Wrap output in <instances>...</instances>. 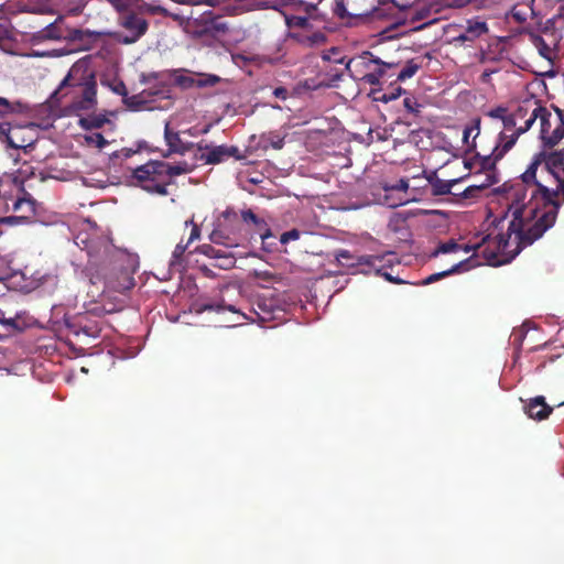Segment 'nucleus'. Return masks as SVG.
Returning a JSON list of instances; mask_svg holds the SVG:
<instances>
[{
  "label": "nucleus",
  "mask_w": 564,
  "mask_h": 564,
  "mask_svg": "<svg viewBox=\"0 0 564 564\" xmlns=\"http://www.w3.org/2000/svg\"><path fill=\"white\" fill-rule=\"evenodd\" d=\"M503 186L512 219L507 232L500 234L497 248L508 251L513 240V253H519L541 238L556 220L564 202L563 153L536 154L521 180Z\"/></svg>",
  "instance_id": "obj_1"
},
{
  "label": "nucleus",
  "mask_w": 564,
  "mask_h": 564,
  "mask_svg": "<svg viewBox=\"0 0 564 564\" xmlns=\"http://www.w3.org/2000/svg\"><path fill=\"white\" fill-rule=\"evenodd\" d=\"M50 99L64 104L74 112L93 110L97 105V82L94 73L74 64Z\"/></svg>",
  "instance_id": "obj_2"
},
{
  "label": "nucleus",
  "mask_w": 564,
  "mask_h": 564,
  "mask_svg": "<svg viewBox=\"0 0 564 564\" xmlns=\"http://www.w3.org/2000/svg\"><path fill=\"white\" fill-rule=\"evenodd\" d=\"M84 273L89 281L87 295L93 301H98L110 292L122 294L134 286L132 273L116 262L108 265L88 263Z\"/></svg>",
  "instance_id": "obj_3"
},
{
  "label": "nucleus",
  "mask_w": 564,
  "mask_h": 564,
  "mask_svg": "<svg viewBox=\"0 0 564 564\" xmlns=\"http://www.w3.org/2000/svg\"><path fill=\"white\" fill-rule=\"evenodd\" d=\"M536 119L540 120L541 139L546 145L554 147L564 138V110L555 108V116H553L547 108L535 106L524 124L519 126L512 133L516 141L532 127Z\"/></svg>",
  "instance_id": "obj_4"
},
{
  "label": "nucleus",
  "mask_w": 564,
  "mask_h": 564,
  "mask_svg": "<svg viewBox=\"0 0 564 564\" xmlns=\"http://www.w3.org/2000/svg\"><path fill=\"white\" fill-rule=\"evenodd\" d=\"M230 29V24L223 15L216 14L210 10L197 17L191 13L184 24L185 32L194 39L207 37L217 40L227 35Z\"/></svg>",
  "instance_id": "obj_5"
},
{
  "label": "nucleus",
  "mask_w": 564,
  "mask_h": 564,
  "mask_svg": "<svg viewBox=\"0 0 564 564\" xmlns=\"http://www.w3.org/2000/svg\"><path fill=\"white\" fill-rule=\"evenodd\" d=\"M241 223V215L239 216L232 207H227L217 218L209 240L226 248L238 247L242 238Z\"/></svg>",
  "instance_id": "obj_6"
},
{
  "label": "nucleus",
  "mask_w": 564,
  "mask_h": 564,
  "mask_svg": "<svg viewBox=\"0 0 564 564\" xmlns=\"http://www.w3.org/2000/svg\"><path fill=\"white\" fill-rule=\"evenodd\" d=\"M131 178L134 185L140 186L151 194L161 196L169 195L164 173L162 172V161H149L132 170Z\"/></svg>",
  "instance_id": "obj_7"
},
{
  "label": "nucleus",
  "mask_w": 564,
  "mask_h": 564,
  "mask_svg": "<svg viewBox=\"0 0 564 564\" xmlns=\"http://www.w3.org/2000/svg\"><path fill=\"white\" fill-rule=\"evenodd\" d=\"M229 158L241 161L246 159V155L236 145H212L206 143L204 140L196 143V151L194 153L195 161L215 165Z\"/></svg>",
  "instance_id": "obj_8"
},
{
  "label": "nucleus",
  "mask_w": 564,
  "mask_h": 564,
  "mask_svg": "<svg viewBox=\"0 0 564 564\" xmlns=\"http://www.w3.org/2000/svg\"><path fill=\"white\" fill-rule=\"evenodd\" d=\"M499 237H500V235H498L497 237L491 239L490 236H486L478 243L462 245L460 250H463L466 253L471 252V251L477 252L478 250H480L481 254L484 256V258L486 259V261L489 264H500V263L505 262V260L499 259V256H506L509 259H512L518 253H513L514 247L511 248V246H514L513 240L511 241V245L508 247V251L503 252V251L499 250L497 248V240L499 239Z\"/></svg>",
  "instance_id": "obj_9"
},
{
  "label": "nucleus",
  "mask_w": 564,
  "mask_h": 564,
  "mask_svg": "<svg viewBox=\"0 0 564 564\" xmlns=\"http://www.w3.org/2000/svg\"><path fill=\"white\" fill-rule=\"evenodd\" d=\"M517 141L513 134H506V132H500L498 134V141L490 154H476L475 159L478 162L480 170H495L497 162L500 161L514 147Z\"/></svg>",
  "instance_id": "obj_10"
},
{
  "label": "nucleus",
  "mask_w": 564,
  "mask_h": 564,
  "mask_svg": "<svg viewBox=\"0 0 564 564\" xmlns=\"http://www.w3.org/2000/svg\"><path fill=\"white\" fill-rule=\"evenodd\" d=\"M119 23L129 32V35L127 36H118V41L123 44H132L137 42L149 29L148 21L141 14L133 11L123 13L120 17Z\"/></svg>",
  "instance_id": "obj_11"
},
{
  "label": "nucleus",
  "mask_w": 564,
  "mask_h": 564,
  "mask_svg": "<svg viewBox=\"0 0 564 564\" xmlns=\"http://www.w3.org/2000/svg\"><path fill=\"white\" fill-rule=\"evenodd\" d=\"M241 220L242 224L252 228L254 232L259 235L264 251L272 252L275 250V243L268 241L270 238H274V236L264 218L258 216L252 209L248 208L241 210Z\"/></svg>",
  "instance_id": "obj_12"
},
{
  "label": "nucleus",
  "mask_w": 564,
  "mask_h": 564,
  "mask_svg": "<svg viewBox=\"0 0 564 564\" xmlns=\"http://www.w3.org/2000/svg\"><path fill=\"white\" fill-rule=\"evenodd\" d=\"M24 128L21 126H11L9 122H0V139L12 149H26L32 147L33 140L25 138Z\"/></svg>",
  "instance_id": "obj_13"
},
{
  "label": "nucleus",
  "mask_w": 564,
  "mask_h": 564,
  "mask_svg": "<svg viewBox=\"0 0 564 564\" xmlns=\"http://www.w3.org/2000/svg\"><path fill=\"white\" fill-rule=\"evenodd\" d=\"M164 140L167 145V151L163 153V158H169L172 154H185L186 152L196 149V143L184 142L181 139L180 132L174 130L170 122H165L164 126Z\"/></svg>",
  "instance_id": "obj_14"
},
{
  "label": "nucleus",
  "mask_w": 564,
  "mask_h": 564,
  "mask_svg": "<svg viewBox=\"0 0 564 564\" xmlns=\"http://www.w3.org/2000/svg\"><path fill=\"white\" fill-rule=\"evenodd\" d=\"M220 82V77L213 74H187V75H178L175 77V83L182 87L183 89H188L193 87L204 88V87H214Z\"/></svg>",
  "instance_id": "obj_15"
},
{
  "label": "nucleus",
  "mask_w": 564,
  "mask_h": 564,
  "mask_svg": "<svg viewBox=\"0 0 564 564\" xmlns=\"http://www.w3.org/2000/svg\"><path fill=\"white\" fill-rule=\"evenodd\" d=\"M523 411L534 421H543L553 412V408L549 405L543 395L531 398L524 402Z\"/></svg>",
  "instance_id": "obj_16"
},
{
  "label": "nucleus",
  "mask_w": 564,
  "mask_h": 564,
  "mask_svg": "<svg viewBox=\"0 0 564 564\" xmlns=\"http://www.w3.org/2000/svg\"><path fill=\"white\" fill-rule=\"evenodd\" d=\"M336 261L347 269H352L360 265L375 267L379 258L376 256H355L350 251L341 249L335 253Z\"/></svg>",
  "instance_id": "obj_17"
},
{
  "label": "nucleus",
  "mask_w": 564,
  "mask_h": 564,
  "mask_svg": "<svg viewBox=\"0 0 564 564\" xmlns=\"http://www.w3.org/2000/svg\"><path fill=\"white\" fill-rule=\"evenodd\" d=\"M488 32V25L485 21L467 20L464 30L453 39V42L464 44L473 43Z\"/></svg>",
  "instance_id": "obj_18"
},
{
  "label": "nucleus",
  "mask_w": 564,
  "mask_h": 564,
  "mask_svg": "<svg viewBox=\"0 0 564 564\" xmlns=\"http://www.w3.org/2000/svg\"><path fill=\"white\" fill-rule=\"evenodd\" d=\"M62 18L58 17L54 22L47 24L33 34V39L37 41H55L64 37V31L61 26Z\"/></svg>",
  "instance_id": "obj_19"
},
{
  "label": "nucleus",
  "mask_w": 564,
  "mask_h": 564,
  "mask_svg": "<svg viewBox=\"0 0 564 564\" xmlns=\"http://www.w3.org/2000/svg\"><path fill=\"white\" fill-rule=\"evenodd\" d=\"M193 169L194 166L186 161H182L176 164H170L165 161H162V172L164 173L166 187L172 184L173 177L191 173Z\"/></svg>",
  "instance_id": "obj_20"
},
{
  "label": "nucleus",
  "mask_w": 564,
  "mask_h": 564,
  "mask_svg": "<svg viewBox=\"0 0 564 564\" xmlns=\"http://www.w3.org/2000/svg\"><path fill=\"white\" fill-rule=\"evenodd\" d=\"M473 262V257L468 258V259H465L456 264H454L452 268H449L448 270H445V271H442V272H437V273H433L431 275H429L424 281H423V284H431V283H434L443 278H446L451 274H454V273H459V272H463V271H467L469 270L474 263Z\"/></svg>",
  "instance_id": "obj_21"
},
{
  "label": "nucleus",
  "mask_w": 564,
  "mask_h": 564,
  "mask_svg": "<svg viewBox=\"0 0 564 564\" xmlns=\"http://www.w3.org/2000/svg\"><path fill=\"white\" fill-rule=\"evenodd\" d=\"M301 44L306 46H318L326 42V35L321 31H301L292 35Z\"/></svg>",
  "instance_id": "obj_22"
},
{
  "label": "nucleus",
  "mask_w": 564,
  "mask_h": 564,
  "mask_svg": "<svg viewBox=\"0 0 564 564\" xmlns=\"http://www.w3.org/2000/svg\"><path fill=\"white\" fill-rule=\"evenodd\" d=\"M285 135L278 131H270L263 133L260 138V143L263 150L272 148L274 150H281L284 147Z\"/></svg>",
  "instance_id": "obj_23"
},
{
  "label": "nucleus",
  "mask_w": 564,
  "mask_h": 564,
  "mask_svg": "<svg viewBox=\"0 0 564 564\" xmlns=\"http://www.w3.org/2000/svg\"><path fill=\"white\" fill-rule=\"evenodd\" d=\"M24 108V105L20 101H10L7 98L0 97V118L22 113Z\"/></svg>",
  "instance_id": "obj_24"
},
{
  "label": "nucleus",
  "mask_w": 564,
  "mask_h": 564,
  "mask_svg": "<svg viewBox=\"0 0 564 564\" xmlns=\"http://www.w3.org/2000/svg\"><path fill=\"white\" fill-rule=\"evenodd\" d=\"M535 106H541L536 100L528 99L521 102L518 108L512 112V116L517 119V121L520 123L523 121L525 122V119L529 118L532 109Z\"/></svg>",
  "instance_id": "obj_25"
},
{
  "label": "nucleus",
  "mask_w": 564,
  "mask_h": 564,
  "mask_svg": "<svg viewBox=\"0 0 564 564\" xmlns=\"http://www.w3.org/2000/svg\"><path fill=\"white\" fill-rule=\"evenodd\" d=\"M459 180L445 181L436 178L431 183L432 194L435 196L447 195L452 193L453 186L458 183Z\"/></svg>",
  "instance_id": "obj_26"
},
{
  "label": "nucleus",
  "mask_w": 564,
  "mask_h": 564,
  "mask_svg": "<svg viewBox=\"0 0 564 564\" xmlns=\"http://www.w3.org/2000/svg\"><path fill=\"white\" fill-rule=\"evenodd\" d=\"M532 43L543 58L553 59V50L541 35H532Z\"/></svg>",
  "instance_id": "obj_27"
},
{
  "label": "nucleus",
  "mask_w": 564,
  "mask_h": 564,
  "mask_svg": "<svg viewBox=\"0 0 564 564\" xmlns=\"http://www.w3.org/2000/svg\"><path fill=\"white\" fill-rule=\"evenodd\" d=\"M108 122V119L104 115L91 116L87 118H82L79 120V124L85 130L99 129Z\"/></svg>",
  "instance_id": "obj_28"
},
{
  "label": "nucleus",
  "mask_w": 564,
  "mask_h": 564,
  "mask_svg": "<svg viewBox=\"0 0 564 564\" xmlns=\"http://www.w3.org/2000/svg\"><path fill=\"white\" fill-rule=\"evenodd\" d=\"M492 184L491 177L487 175L486 182L481 184H474L464 189L460 194L464 198H475L478 194L485 188L489 187Z\"/></svg>",
  "instance_id": "obj_29"
},
{
  "label": "nucleus",
  "mask_w": 564,
  "mask_h": 564,
  "mask_svg": "<svg viewBox=\"0 0 564 564\" xmlns=\"http://www.w3.org/2000/svg\"><path fill=\"white\" fill-rule=\"evenodd\" d=\"M366 55H368L369 58H368V61H364L362 62L365 67H369V64L378 65L379 67L373 73H379L380 74V79L386 75V68L395 66V64L382 62L380 58L375 57L369 52H367ZM362 59H366V57H362Z\"/></svg>",
  "instance_id": "obj_30"
},
{
  "label": "nucleus",
  "mask_w": 564,
  "mask_h": 564,
  "mask_svg": "<svg viewBox=\"0 0 564 564\" xmlns=\"http://www.w3.org/2000/svg\"><path fill=\"white\" fill-rule=\"evenodd\" d=\"M462 245L457 243L456 240L449 239L445 242H441L437 248L432 252V257H437L441 253H451L459 251Z\"/></svg>",
  "instance_id": "obj_31"
},
{
  "label": "nucleus",
  "mask_w": 564,
  "mask_h": 564,
  "mask_svg": "<svg viewBox=\"0 0 564 564\" xmlns=\"http://www.w3.org/2000/svg\"><path fill=\"white\" fill-rule=\"evenodd\" d=\"M420 65L414 62V59H410L406 62V65L401 69V72L398 74L397 79L400 82H403L408 78H411L415 75V73L419 70Z\"/></svg>",
  "instance_id": "obj_32"
},
{
  "label": "nucleus",
  "mask_w": 564,
  "mask_h": 564,
  "mask_svg": "<svg viewBox=\"0 0 564 564\" xmlns=\"http://www.w3.org/2000/svg\"><path fill=\"white\" fill-rule=\"evenodd\" d=\"M236 264V258L232 253H224L221 257H219L218 260H216L215 267L223 269V270H229L234 268Z\"/></svg>",
  "instance_id": "obj_33"
},
{
  "label": "nucleus",
  "mask_w": 564,
  "mask_h": 564,
  "mask_svg": "<svg viewBox=\"0 0 564 564\" xmlns=\"http://www.w3.org/2000/svg\"><path fill=\"white\" fill-rule=\"evenodd\" d=\"M286 24L289 28H299L302 29V31H304L310 24V21L306 17L290 15L286 17Z\"/></svg>",
  "instance_id": "obj_34"
},
{
  "label": "nucleus",
  "mask_w": 564,
  "mask_h": 564,
  "mask_svg": "<svg viewBox=\"0 0 564 564\" xmlns=\"http://www.w3.org/2000/svg\"><path fill=\"white\" fill-rule=\"evenodd\" d=\"M85 140H86L87 144L95 145L98 149H102L108 144V141L99 132H95V133L86 135Z\"/></svg>",
  "instance_id": "obj_35"
},
{
  "label": "nucleus",
  "mask_w": 564,
  "mask_h": 564,
  "mask_svg": "<svg viewBox=\"0 0 564 564\" xmlns=\"http://www.w3.org/2000/svg\"><path fill=\"white\" fill-rule=\"evenodd\" d=\"M147 93V90H143L140 95H134L131 97H124L123 101L124 104L132 110H139L140 106L145 102V100L142 98V96Z\"/></svg>",
  "instance_id": "obj_36"
},
{
  "label": "nucleus",
  "mask_w": 564,
  "mask_h": 564,
  "mask_svg": "<svg viewBox=\"0 0 564 564\" xmlns=\"http://www.w3.org/2000/svg\"><path fill=\"white\" fill-rule=\"evenodd\" d=\"M503 130L501 132H506L508 134L509 131H511L510 134H512L519 126H522L517 121V119L512 116V113H508L506 118L502 120Z\"/></svg>",
  "instance_id": "obj_37"
},
{
  "label": "nucleus",
  "mask_w": 564,
  "mask_h": 564,
  "mask_svg": "<svg viewBox=\"0 0 564 564\" xmlns=\"http://www.w3.org/2000/svg\"><path fill=\"white\" fill-rule=\"evenodd\" d=\"M301 236V232L300 230L297 229H291L289 231H285L283 232L281 236H280V242L282 245H286L288 242L292 241V240H297Z\"/></svg>",
  "instance_id": "obj_38"
},
{
  "label": "nucleus",
  "mask_w": 564,
  "mask_h": 564,
  "mask_svg": "<svg viewBox=\"0 0 564 564\" xmlns=\"http://www.w3.org/2000/svg\"><path fill=\"white\" fill-rule=\"evenodd\" d=\"M403 106L404 108L414 115H417L420 112V105L417 104L416 99L413 97H406L403 99Z\"/></svg>",
  "instance_id": "obj_39"
},
{
  "label": "nucleus",
  "mask_w": 564,
  "mask_h": 564,
  "mask_svg": "<svg viewBox=\"0 0 564 564\" xmlns=\"http://www.w3.org/2000/svg\"><path fill=\"white\" fill-rule=\"evenodd\" d=\"M185 225L186 226H189V225L192 226L191 235H189L188 240H187V245H191L195 240L199 239V237H200V229H199L198 225H196L193 220H186Z\"/></svg>",
  "instance_id": "obj_40"
},
{
  "label": "nucleus",
  "mask_w": 564,
  "mask_h": 564,
  "mask_svg": "<svg viewBox=\"0 0 564 564\" xmlns=\"http://www.w3.org/2000/svg\"><path fill=\"white\" fill-rule=\"evenodd\" d=\"M361 80H364L365 83H367L371 86H377L380 84V74L373 73V72L367 73L361 77Z\"/></svg>",
  "instance_id": "obj_41"
},
{
  "label": "nucleus",
  "mask_w": 564,
  "mask_h": 564,
  "mask_svg": "<svg viewBox=\"0 0 564 564\" xmlns=\"http://www.w3.org/2000/svg\"><path fill=\"white\" fill-rule=\"evenodd\" d=\"M488 116L490 118L500 119L502 121L503 118H506L508 116V111H507V108L500 106V107L491 109L488 112Z\"/></svg>",
  "instance_id": "obj_42"
},
{
  "label": "nucleus",
  "mask_w": 564,
  "mask_h": 564,
  "mask_svg": "<svg viewBox=\"0 0 564 564\" xmlns=\"http://www.w3.org/2000/svg\"><path fill=\"white\" fill-rule=\"evenodd\" d=\"M196 251L212 259L216 254V248L207 243L197 247Z\"/></svg>",
  "instance_id": "obj_43"
},
{
  "label": "nucleus",
  "mask_w": 564,
  "mask_h": 564,
  "mask_svg": "<svg viewBox=\"0 0 564 564\" xmlns=\"http://www.w3.org/2000/svg\"><path fill=\"white\" fill-rule=\"evenodd\" d=\"M375 101H382V102H389L388 94L382 93L381 88L378 89H371L369 94Z\"/></svg>",
  "instance_id": "obj_44"
},
{
  "label": "nucleus",
  "mask_w": 564,
  "mask_h": 564,
  "mask_svg": "<svg viewBox=\"0 0 564 564\" xmlns=\"http://www.w3.org/2000/svg\"><path fill=\"white\" fill-rule=\"evenodd\" d=\"M9 269L8 261L3 257H0V280H4L10 275Z\"/></svg>",
  "instance_id": "obj_45"
},
{
  "label": "nucleus",
  "mask_w": 564,
  "mask_h": 564,
  "mask_svg": "<svg viewBox=\"0 0 564 564\" xmlns=\"http://www.w3.org/2000/svg\"><path fill=\"white\" fill-rule=\"evenodd\" d=\"M221 308H227L228 311L234 312V313L237 312V310L232 305L225 306V305H221V304H217V305L205 304L204 307H203V310H205V311H214V310L215 311H220Z\"/></svg>",
  "instance_id": "obj_46"
},
{
  "label": "nucleus",
  "mask_w": 564,
  "mask_h": 564,
  "mask_svg": "<svg viewBox=\"0 0 564 564\" xmlns=\"http://www.w3.org/2000/svg\"><path fill=\"white\" fill-rule=\"evenodd\" d=\"M187 247V242L185 245H183L182 242L177 243L173 251V258L175 260H180L183 257L184 252L186 251Z\"/></svg>",
  "instance_id": "obj_47"
},
{
  "label": "nucleus",
  "mask_w": 564,
  "mask_h": 564,
  "mask_svg": "<svg viewBox=\"0 0 564 564\" xmlns=\"http://www.w3.org/2000/svg\"><path fill=\"white\" fill-rule=\"evenodd\" d=\"M273 96L275 98L285 100L289 96V91L285 87L280 86L273 89Z\"/></svg>",
  "instance_id": "obj_48"
},
{
  "label": "nucleus",
  "mask_w": 564,
  "mask_h": 564,
  "mask_svg": "<svg viewBox=\"0 0 564 564\" xmlns=\"http://www.w3.org/2000/svg\"><path fill=\"white\" fill-rule=\"evenodd\" d=\"M24 219H26V217L9 216V217L1 218L0 219V224L14 225V224H18V223H20L21 220H24Z\"/></svg>",
  "instance_id": "obj_49"
},
{
  "label": "nucleus",
  "mask_w": 564,
  "mask_h": 564,
  "mask_svg": "<svg viewBox=\"0 0 564 564\" xmlns=\"http://www.w3.org/2000/svg\"><path fill=\"white\" fill-rule=\"evenodd\" d=\"M348 21H347V25L349 26H356L359 24V22H364L365 20H367V15H356V17H348Z\"/></svg>",
  "instance_id": "obj_50"
},
{
  "label": "nucleus",
  "mask_w": 564,
  "mask_h": 564,
  "mask_svg": "<svg viewBox=\"0 0 564 564\" xmlns=\"http://www.w3.org/2000/svg\"><path fill=\"white\" fill-rule=\"evenodd\" d=\"M416 0H392L393 4L402 10L411 7Z\"/></svg>",
  "instance_id": "obj_51"
},
{
  "label": "nucleus",
  "mask_w": 564,
  "mask_h": 564,
  "mask_svg": "<svg viewBox=\"0 0 564 564\" xmlns=\"http://www.w3.org/2000/svg\"><path fill=\"white\" fill-rule=\"evenodd\" d=\"M403 91L404 90L400 86H398V87L393 88L390 93H387L389 101L398 99L402 95Z\"/></svg>",
  "instance_id": "obj_52"
},
{
  "label": "nucleus",
  "mask_w": 564,
  "mask_h": 564,
  "mask_svg": "<svg viewBox=\"0 0 564 564\" xmlns=\"http://www.w3.org/2000/svg\"><path fill=\"white\" fill-rule=\"evenodd\" d=\"M113 90H115L117 94H119V95H121V96H123V97H126V96L128 95V91H127L126 85H124L122 82H121L118 86H116V87L113 88Z\"/></svg>",
  "instance_id": "obj_53"
},
{
  "label": "nucleus",
  "mask_w": 564,
  "mask_h": 564,
  "mask_svg": "<svg viewBox=\"0 0 564 564\" xmlns=\"http://www.w3.org/2000/svg\"><path fill=\"white\" fill-rule=\"evenodd\" d=\"M30 205V200L29 199H25V198H18L14 203H13V209L14 210H18L21 208L22 205Z\"/></svg>",
  "instance_id": "obj_54"
},
{
  "label": "nucleus",
  "mask_w": 564,
  "mask_h": 564,
  "mask_svg": "<svg viewBox=\"0 0 564 564\" xmlns=\"http://www.w3.org/2000/svg\"><path fill=\"white\" fill-rule=\"evenodd\" d=\"M336 13L338 14V17H340L341 19H344L347 14L346 12V9L344 6H338L337 9H336Z\"/></svg>",
  "instance_id": "obj_55"
},
{
  "label": "nucleus",
  "mask_w": 564,
  "mask_h": 564,
  "mask_svg": "<svg viewBox=\"0 0 564 564\" xmlns=\"http://www.w3.org/2000/svg\"><path fill=\"white\" fill-rule=\"evenodd\" d=\"M126 158H130L131 155L135 154L137 152L131 149H123L122 150Z\"/></svg>",
  "instance_id": "obj_56"
},
{
  "label": "nucleus",
  "mask_w": 564,
  "mask_h": 564,
  "mask_svg": "<svg viewBox=\"0 0 564 564\" xmlns=\"http://www.w3.org/2000/svg\"><path fill=\"white\" fill-rule=\"evenodd\" d=\"M224 253H227V252H226V251H223V250H220V249H216V254L214 256V258H213V259L218 260V259H219V257H221V254H224Z\"/></svg>",
  "instance_id": "obj_57"
},
{
  "label": "nucleus",
  "mask_w": 564,
  "mask_h": 564,
  "mask_svg": "<svg viewBox=\"0 0 564 564\" xmlns=\"http://www.w3.org/2000/svg\"><path fill=\"white\" fill-rule=\"evenodd\" d=\"M469 132H470V130H469V129H465V130H464V140H465V141H467V140H468Z\"/></svg>",
  "instance_id": "obj_58"
},
{
  "label": "nucleus",
  "mask_w": 564,
  "mask_h": 564,
  "mask_svg": "<svg viewBox=\"0 0 564 564\" xmlns=\"http://www.w3.org/2000/svg\"><path fill=\"white\" fill-rule=\"evenodd\" d=\"M386 276H387V279H388V280H390V281H394V280L392 279V275L386 274ZM395 281H397V282H399V280H395Z\"/></svg>",
  "instance_id": "obj_59"
},
{
  "label": "nucleus",
  "mask_w": 564,
  "mask_h": 564,
  "mask_svg": "<svg viewBox=\"0 0 564 564\" xmlns=\"http://www.w3.org/2000/svg\"><path fill=\"white\" fill-rule=\"evenodd\" d=\"M351 63H352L351 59L347 63V65H346L347 69H349Z\"/></svg>",
  "instance_id": "obj_60"
}]
</instances>
